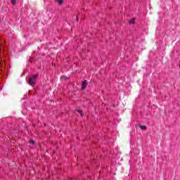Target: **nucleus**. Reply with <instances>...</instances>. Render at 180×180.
I'll use <instances>...</instances> for the list:
<instances>
[{
  "label": "nucleus",
  "instance_id": "obj_1",
  "mask_svg": "<svg viewBox=\"0 0 180 180\" xmlns=\"http://www.w3.org/2000/svg\"><path fill=\"white\" fill-rule=\"evenodd\" d=\"M37 75H34L32 77H30L27 80V82L31 86H34L36 84V79H37Z\"/></svg>",
  "mask_w": 180,
  "mask_h": 180
},
{
  "label": "nucleus",
  "instance_id": "obj_2",
  "mask_svg": "<svg viewBox=\"0 0 180 180\" xmlns=\"http://www.w3.org/2000/svg\"><path fill=\"white\" fill-rule=\"evenodd\" d=\"M87 86L86 80H84L82 84V89H85Z\"/></svg>",
  "mask_w": 180,
  "mask_h": 180
},
{
  "label": "nucleus",
  "instance_id": "obj_3",
  "mask_svg": "<svg viewBox=\"0 0 180 180\" xmlns=\"http://www.w3.org/2000/svg\"><path fill=\"white\" fill-rule=\"evenodd\" d=\"M140 129H141V130H146L147 129V127L144 125H140Z\"/></svg>",
  "mask_w": 180,
  "mask_h": 180
},
{
  "label": "nucleus",
  "instance_id": "obj_4",
  "mask_svg": "<svg viewBox=\"0 0 180 180\" xmlns=\"http://www.w3.org/2000/svg\"><path fill=\"white\" fill-rule=\"evenodd\" d=\"M59 5H63V0H56Z\"/></svg>",
  "mask_w": 180,
  "mask_h": 180
},
{
  "label": "nucleus",
  "instance_id": "obj_5",
  "mask_svg": "<svg viewBox=\"0 0 180 180\" xmlns=\"http://www.w3.org/2000/svg\"><path fill=\"white\" fill-rule=\"evenodd\" d=\"M11 4L15 5L16 4V0H11Z\"/></svg>",
  "mask_w": 180,
  "mask_h": 180
},
{
  "label": "nucleus",
  "instance_id": "obj_6",
  "mask_svg": "<svg viewBox=\"0 0 180 180\" xmlns=\"http://www.w3.org/2000/svg\"><path fill=\"white\" fill-rule=\"evenodd\" d=\"M136 20V18H132L131 20H129V23H134Z\"/></svg>",
  "mask_w": 180,
  "mask_h": 180
},
{
  "label": "nucleus",
  "instance_id": "obj_7",
  "mask_svg": "<svg viewBox=\"0 0 180 180\" xmlns=\"http://www.w3.org/2000/svg\"><path fill=\"white\" fill-rule=\"evenodd\" d=\"M77 112L79 115H81V116H82V110H78Z\"/></svg>",
  "mask_w": 180,
  "mask_h": 180
},
{
  "label": "nucleus",
  "instance_id": "obj_8",
  "mask_svg": "<svg viewBox=\"0 0 180 180\" xmlns=\"http://www.w3.org/2000/svg\"><path fill=\"white\" fill-rule=\"evenodd\" d=\"M30 144H34V141L31 140V141H30Z\"/></svg>",
  "mask_w": 180,
  "mask_h": 180
},
{
  "label": "nucleus",
  "instance_id": "obj_9",
  "mask_svg": "<svg viewBox=\"0 0 180 180\" xmlns=\"http://www.w3.org/2000/svg\"><path fill=\"white\" fill-rule=\"evenodd\" d=\"M61 78H62V79L64 78V76L61 77Z\"/></svg>",
  "mask_w": 180,
  "mask_h": 180
}]
</instances>
